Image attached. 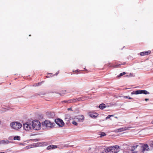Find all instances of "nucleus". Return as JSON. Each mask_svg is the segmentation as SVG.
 Listing matches in <instances>:
<instances>
[{"label":"nucleus","mask_w":153,"mask_h":153,"mask_svg":"<svg viewBox=\"0 0 153 153\" xmlns=\"http://www.w3.org/2000/svg\"><path fill=\"white\" fill-rule=\"evenodd\" d=\"M152 145L153 146V141L152 142Z\"/></svg>","instance_id":"72a5a7b5"},{"label":"nucleus","mask_w":153,"mask_h":153,"mask_svg":"<svg viewBox=\"0 0 153 153\" xmlns=\"http://www.w3.org/2000/svg\"><path fill=\"white\" fill-rule=\"evenodd\" d=\"M151 123H152V124H153V120H152V122H151Z\"/></svg>","instance_id":"f704fd0d"},{"label":"nucleus","mask_w":153,"mask_h":153,"mask_svg":"<svg viewBox=\"0 0 153 153\" xmlns=\"http://www.w3.org/2000/svg\"><path fill=\"white\" fill-rule=\"evenodd\" d=\"M100 135V137H102L106 135V134L104 132H102Z\"/></svg>","instance_id":"a878e982"},{"label":"nucleus","mask_w":153,"mask_h":153,"mask_svg":"<svg viewBox=\"0 0 153 153\" xmlns=\"http://www.w3.org/2000/svg\"><path fill=\"white\" fill-rule=\"evenodd\" d=\"M24 129L26 131H29L31 129L32 125L30 123H26L23 124Z\"/></svg>","instance_id":"423d86ee"},{"label":"nucleus","mask_w":153,"mask_h":153,"mask_svg":"<svg viewBox=\"0 0 153 153\" xmlns=\"http://www.w3.org/2000/svg\"><path fill=\"white\" fill-rule=\"evenodd\" d=\"M151 52L150 51H148L141 52L140 53V56H144L149 54L151 53Z\"/></svg>","instance_id":"1a4fd4ad"},{"label":"nucleus","mask_w":153,"mask_h":153,"mask_svg":"<svg viewBox=\"0 0 153 153\" xmlns=\"http://www.w3.org/2000/svg\"><path fill=\"white\" fill-rule=\"evenodd\" d=\"M56 123L59 126H62L64 124L63 120L60 119H57L55 120Z\"/></svg>","instance_id":"0eeeda50"},{"label":"nucleus","mask_w":153,"mask_h":153,"mask_svg":"<svg viewBox=\"0 0 153 153\" xmlns=\"http://www.w3.org/2000/svg\"><path fill=\"white\" fill-rule=\"evenodd\" d=\"M149 100V99H147V98H146L145 99V100L146 101H147L148 100Z\"/></svg>","instance_id":"7c9ffc66"},{"label":"nucleus","mask_w":153,"mask_h":153,"mask_svg":"<svg viewBox=\"0 0 153 153\" xmlns=\"http://www.w3.org/2000/svg\"><path fill=\"white\" fill-rule=\"evenodd\" d=\"M78 101L77 98H75L74 99L69 100V103L76 102Z\"/></svg>","instance_id":"4468645a"},{"label":"nucleus","mask_w":153,"mask_h":153,"mask_svg":"<svg viewBox=\"0 0 153 153\" xmlns=\"http://www.w3.org/2000/svg\"><path fill=\"white\" fill-rule=\"evenodd\" d=\"M70 109H71V108H68V110H70Z\"/></svg>","instance_id":"e433bc0d"},{"label":"nucleus","mask_w":153,"mask_h":153,"mask_svg":"<svg viewBox=\"0 0 153 153\" xmlns=\"http://www.w3.org/2000/svg\"><path fill=\"white\" fill-rule=\"evenodd\" d=\"M57 148V146L56 145H51L47 147V150L52 149H56Z\"/></svg>","instance_id":"9b49d317"},{"label":"nucleus","mask_w":153,"mask_h":153,"mask_svg":"<svg viewBox=\"0 0 153 153\" xmlns=\"http://www.w3.org/2000/svg\"><path fill=\"white\" fill-rule=\"evenodd\" d=\"M11 128L15 130H18L20 129L22 126L21 123L17 122H13L10 124Z\"/></svg>","instance_id":"f03ea898"},{"label":"nucleus","mask_w":153,"mask_h":153,"mask_svg":"<svg viewBox=\"0 0 153 153\" xmlns=\"http://www.w3.org/2000/svg\"><path fill=\"white\" fill-rule=\"evenodd\" d=\"M0 153H5L4 152H0Z\"/></svg>","instance_id":"4c0bfd02"},{"label":"nucleus","mask_w":153,"mask_h":153,"mask_svg":"<svg viewBox=\"0 0 153 153\" xmlns=\"http://www.w3.org/2000/svg\"><path fill=\"white\" fill-rule=\"evenodd\" d=\"M126 74V72H123V73H120V75H119L118 76H123V75L125 74Z\"/></svg>","instance_id":"bb28decb"},{"label":"nucleus","mask_w":153,"mask_h":153,"mask_svg":"<svg viewBox=\"0 0 153 153\" xmlns=\"http://www.w3.org/2000/svg\"><path fill=\"white\" fill-rule=\"evenodd\" d=\"M105 65H107V66H108V67H113V65H112L110 63H107V64H106Z\"/></svg>","instance_id":"412c9836"},{"label":"nucleus","mask_w":153,"mask_h":153,"mask_svg":"<svg viewBox=\"0 0 153 153\" xmlns=\"http://www.w3.org/2000/svg\"><path fill=\"white\" fill-rule=\"evenodd\" d=\"M72 124L75 126H77V123L75 121H73L72 122Z\"/></svg>","instance_id":"c85d7f7f"},{"label":"nucleus","mask_w":153,"mask_h":153,"mask_svg":"<svg viewBox=\"0 0 153 153\" xmlns=\"http://www.w3.org/2000/svg\"><path fill=\"white\" fill-rule=\"evenodd\" d=\"M121 64H117L116 65H113V67L114 68H116L117 67H119L120 66Z\"/></svg>","instance_id":"b1692460"},{"label":"nucleus","mask_w":153,"mask_h":153,"mask_svg":"<svg viewBox=\"0 0 153 153\" xmlns=\"http://www.w3.org/2000/svg\"><path fill=\"white\" fill-rule=\"evenodd\" d=\"M80 71L79 70H77L75 71H73V72L74 73V74H77V72Z\"/></svg>","instance_id":"393cba45"},{"label":"nucleus","mask_w":153,"mask_h":153,"mask_svg":"<svg viewBox=\"0 0 153 153\" xmlns=\"http://www.w3.org/2000/svg\"><path fill=\"white\" fill-rule=\"evenodd\" d=\"M114 116V115H109L106 118V119H108L110 118L111 117H113Z\"/></svg>","instance_id":"cd10ccee"},{"label":"nucleus","mask_w":153,"mask_h":153,"mask_svg":"<svg viewBox=\"0 0 153 153\" xmlns=\"http://www.w3.org/2000/svg\"><path fill=\"white\" fill-rule=\"evenodd\" d=\"M10 143V142L8 140L5 141L4 140H2L0 141V144H7Z\"/></svg>","instance_id":"f3484780"},{"label":"nucleus","mask_w":153,"mask_h":153,"mask_svg":"<svg viewBox=\"0 0 153 153\" xmlns=\"http://www.w3.org/2000/svg\"><path fill=\"white\" fill-rule=\"evenodd\" d=\"M139 145H140V143H139V144H136L133 146L131 147V150L132 151H134V150L136 149V148L138 147H139Z\"/></svg>","instance_id":"ddd939ff"},{"label":"nucleus","mask_w":153,"mask_h":153,"mask_svg":"<svg viewBox=\"0 0 153 153\" xmlns=\"http://www.w3.org/2000/svg\"><path fill=\"white\" fill-rule=\"evenodd\" d=\"M126 64V62H124L123 63L121 64V65H125Z\"/></svg>","instance_id":"2f4dec72"},{"label":"nucleus","mask_w":153,"mask_h":153,"mask_svg":"<svg viewBox=\"0 0 153 153\" xmlns=\"http://www.w3.org/2000/svg\"><path fill=\"white\" fill-rule=\"evenodd\" d=\"M106 106L105 104L103 103L100 104L99 106V108L101 109H103Z\"/></svg>","instance_id":"a211bd4d"},{"label":"nucleus","mask_w":153,"mask_h":153,"mask_svg":"<svg viewBox=\"0 0 153 153\" xmlns=\"http://www.w3.org/2000/svg\"><path fill=\"white\" fill-rule=\"evenodd\" d=\"M62 103H69V100H65L62 101Z\"/></svg>","instance_id":"5701e85b"},{"label":"nucleus","mask_w":153,"mask_h":153,"mask_svg":"<svg viewBox=\"0 0 153 153\" xmlns=\"http://www.w3.org/2000/svg\"><path fill=\"white\" fill-rule=\"evenodd\" d=\"M66 90H62L60 91V93H59L60 95L63 96L65 94Z\"/></svg>","instance_id":"6ab92c4d"},{"label":"nucleus","mask_w":153,"mask_h":153,"mask_svg":"<svg viewBox=\"0 0 153 153\" xmlns=\"http://www.w3.org/2000/svg\"><path fill=\"white\" fill-rule=\"evenodd\" d=\"M42 82H38L36 84H35L33 85V86H39L41 84Z\"/></svg>","instance_id":"4be33fe9"},{"label":"nucleus","mask_w":153,"mask_h":153,"mask_svg":"<svg viewBox=\"0 0 153 153\" xmlns=\"http://www.w3.org/2000/svg\"><path fill=\"white\" fill-rule=\"evenodd\" d=\"M105 151L106 153H118L120 151L123 152V150L120 149L119 147L117 145L108 147L105 150Z\"/></svg>","instance_id":"f257e3e1"},{"label":"nucleus","mask_w":153,"mask_h":153,"mask_svg":"<svg viewBox=\"0 0 153 153\" xmlns=\"http://www.w3.org/2000/svg\"><path fill=\"white\" fill-rule=\"evenodd\" d=\"M128 128H126V127L120 128L118 129H117L118 131L119 132H121L122 131L126 130H127Z\"/></svg>","instance_id":"2eb2a0df"},{"label":"nucleus","mask_w":153,"mask_h":153,"mask_svg":"<svg viewBox=\"0 0 153 153\" xmlns=\"http://www.w3.org/2000/svg\"><path fill=\"white\" fill-rule=\"evenodd\" d=\"M1 123V122H0V124Z\"/></svg>","instance_id":"ea45409f"},{"label":"nucleus","mask_w":153,"mask_h":153,"mask_svg":"<svg viewBox=\"0 0 153 153\" xmlns=\"http://www.w3.org/2000/svg\"><path fill=\"white\" fill-rule=\"evenodd\" d=\"M128 99H132V98L131 97H128Z\"/></svg>","instance_id":"473e14b6"},{"label":"nucleus","mask_w":153,"mask_h":153,"mask_svg":"<svg viewBox=\"0 0 153 153\" xmlns=\"http://www.w3.org/2000/svg\"><path fill=\"white\" fill-rule=\"evenodd\" d=\"M141 148L142 151L143 152L148 150L149 149L148 146L146 144L142 146L141 147Z\"/></svg>","instance_id":"6e6552de"},{"label":"nucleus","mask_w":153,"mask_h":153,"mask_svg":"<svg viewBox=\"0 0 153 153\" xmlns=\"http://www.w3.org/2000/svg\"><path fill=\"white\" fill-rule=\"evenodd\" d=\"M78 118H77L78 121L79 122L83 121L84 119V117L83 115L80 116Z\"/></svg>","instance_id":"dca6fc26"},{"label":"nucleus","mask_w":153,"mask_h":153,"mask_svg":"<svg viewBox=\"0 0 153 153\" xmlns=\"http://www.w3.org/2000/svg\"><path fill=\"white\" fill-rule=\"evenodd\" d=\"M31 36V35H29V36Z\"/></svg>","instance_id":"58836bf2"},{"label":"nucleus","mask_w":153,"mask_h":153,"mask_svg":"<svg viewBox=\"0 0 153 153\" xmlns=\"http://www.w3.org/2000/svg\"><path fill=\"white\" fill-rule=\"evenodd\" d=\"M46 77L47 78H48V77H49L48 76H46Z\"/></svg>","instance_id":"c9c22d12"},{"label":"nucleus","mask_w":153,"mask_h":153,"mask_svg":"<svg viewBox=\"0 0 153 153\" xmlns=\"http://www.w3.org/2000/svg\"><path fill=\"white\" fill-rule=\"evenodd\" d=\"M98 115V114L97 113H90L89 116L93 118H95Z\"/></svg>","instance_id":"9d476101"},{"label":"nucleus","mask_w":153,"mask_h":153,"mask_svg":"<svg viewBox=\"0 0 153 153\" xmlns=\"http://www.w3.org/2000/svg\"><path fill=\"white\" fill-rule=\"evenodd\" d=\"M20 137L18 136H16L13 138L14 140H20Z\"/></svg>","instance_id":"aec40b11"},{"label":"nucleus","mask_w":153,"mask_h":153,"mask_svg":"<svg viewBox=\"0 0 153 153\" xmlns=\"http://www.w3.org/2000/svg\"><path fill=\"white\" fill-rule=\"evenodd\" d=\"M88 99V97H82L77 98L78 101H84Z\"/></svg>","instance_id":"f8f14e48"},{"label":"nucleus","mask_w":153,"mask_h":153,"mask_svg":"<svg viewBox=\"0 0 153 153\" xmlns=\"http://www.w3.org/2000/svg\"><path fill=\"white\" fill-rule=\"evenodd\" d=\"M124 98H128V97H127V96H125L124 97Z\"/></svg>","instance_id":"c756f323"},{"label":"nucleus","mask_w":153,"mask_h":153,"mask_svg":"<svg viewBox=\"0 0 153 153\" xmlns=\"http://www.w3.org/2000/svg\"><path fill=\"white\" fill-rule=\"evenodd\" d=\"M32 126H33V128L35 130H39L41 128L40 123L37 120L33 121Z\"/></svg>","instance_id":"7ed1b4c3"},{"label":"nucleus","mask_w":153,"mask_h":153,"mask_svg":"<svg viewBox=\"0 0 153 153\" xmlns=\"http://www.w3.org/2000/svg\"><path fill=\"white\" fill-rule=\"evenodd\" d=\"M149 94V93L146 90H137L132 91L131 94Z\"/></svg>","instance_id":"20e7f679"},{"label":"nucleus","mask_w":153,"mask_h":153,"mask_svg":"<svg viewBox=\"0 0 153 153\" xmlns=\"http://www.w3.org/2000/svg\"><path fill=\"white\" fill-rule=\"evenodd\" d=\"M53 124L49 120H45L42 123V125L46 127L51 128L53 126Z\"/></svg>","instance_id":"39448f33"}]
</instances>
